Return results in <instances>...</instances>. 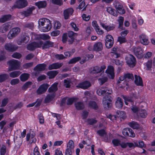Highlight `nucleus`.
<instances>
[{
  "mask_svg": "<svg viewBox=\"0 0 155 155\" xmlns=\"http://www.w3.org/2000/svg\"><path fill=\"white\" fill-rule=\"evenodd\" d=\"M112 93L111 89L106 87L104 88L99 89L97 91V94L99 96L104 95L103 100V103L105 108L107 109L109 108L111 106V101L110 96L107 94H110Z\"/></svg>",
  "mask_w": 155,
  "mask_h": 155,
  "instance_id": "f257e3e1",
  "label": "nucleus"
},
{
  "mask_svg": "<svg viewBox=\"0 0 155 155\" xmlns=\"http://www.w3.org/2000/svg\"><path fill=\"white\" fill-rule=\"evenodd\" d=\"M38 23L39 28L42 32H47L51 28V21L47 18H42L39 19L38 21Z\"/></svg>",
  "mask_w": 155,
  "mask_h": 155,
  "instance_id": "f03ea898",
  "label": "nucleus"
},
{
  "mask_svg": "<svg viewBox=\"0 0 155 155\" xmlns=\"http://www.w3.org/2000/svg\"><path fill=\"white\" fill-rule=\"evenodd\" d=\"M8 63L9 66L8 70L9 71L18 69L19 68V62L17 60L13 59L9 61Z\"/></svg>",
  "mask_w": 155,
  "mask_h": 155,
  "instance_id": "7ed1b4c3",
  "label": "nucleus"
},
{
  "mask_svg": "<svg viewBox=\"0 0 155 155\" xmlns=\"http://www.w3.org/2000/svg\"><path fill=\"white\" fill-rule=\"evenodd\" d=\"M126 62L130 67H134L136 63V60L134 56L131 54H129L125 58Z\"/></svg>",
  "mask_w": 155,
  "mask_h": 155,
  "instance_id": "20e7f679",
  "label": "nucleus"
},
{
  "mask_svg": "<svg viewBox=\"0 0 155 155\" xmlns=\"http://www.w3.org/2000/svg\"><path fill=\"white\" fill-rule=\"evenodd\" d=\"M27 5V2L25 0H17L14 5L12 7V9L16 8H21L26 7Z\"/></svg>",
  "mask_w": 155,
  "mask_h": 155,
  "instance_id": "39448f33",
  "label": "nucleus"
},
{
  "mask_svg": "<svg viewBox=\"0 0 155 155\" xmlns=\"http://www.w3.org/2000/svg\"><path fill=\"white\" fill-rule=\"evenodd\" d=\"M35 8V7L32 6L28 9L20 13L18 15L19 17L22 19L25 17L30 16L32 14V12Z\"/></svg>",
  "mask_w": 155,
  "mask_h": 155,
  "instance_id": "423d86ee",
  "label": "nucleus"
},
{
  "mask_svg": "<svg viewBox=\"0 0 155 155\" xmlns=\"http://www.w3.org/2000/svg\"><path fill=\"white\" fill-rule=\"evenodd\" d=\"M29 39V35L26 33H24L22 35L21 39L17 41V43L19 45H24L28 42Z\"/></svg>",
  "mask_w": 155,
  "mask_h": 155,
  "instance_id": "0eeeda50",
  "label": "nucleus"
},
{
  "mask_svg": "<svg viewBox=\"0 0 155 155\" xmlns=\"http://www.w3.org/2000/svg\"><path fill=\"white\" fill-rule=\"evenodd\" d=\"M43 44V41H40L37 42H34L29 44L27 47V49L29 50H33L36 48L41 47Z\"/></svg>",
  "mask_w": 155,
  "mask_h": 155,
  "instance_id": "6e6552de",
  "label": "nucleus"
},
{
  "mask_svg": "<svg viewBox=\"0 0 155 155\" xmlns=\"http://www.w3.org/2000/svg\"><path fill=\"white\" fill-rule=\"evenodd\" d=\"M20 32L19 28L16 27L11 29L9 31L8 35L9 39H12L16 36Z\"/></svg>",
  "mask_w": 155,
  "mask_h": 155,
  "instance_id": "1a4fd4ad",
  "label": "nucleus"
},
{
  "mask_svg": "<svg viewBox=\"0 0 155 155\" xmlns=\"http://www.w3.org/2000/svg\"><path fill=\"white\" fill-rule=\"evenodd\" d=\"M106 67L105 65H102L100 67L98 66L91 68L90 69V72L91 74L99 73L104 72Z\"/></svg>",
  "mask_w": 155,
  "mask_h": 155,
  "instance_id": "9d476101",
  "label": "nucleus"
},
{
  "mask_svg": "<svg viewBox=\"0 0 155 155\" xmlns=\"http://www.w3.org/2000/svg\"><path fill=\"white\" fill-rule=\"evenodd\" d=\"M114 7L117 10L118 12L120 14H124L125 12L122 5L121 3L117 1H115L113 3Z\"/></svg>",
  "mask_w": 155,
  "mask_h": 155,
  "instance_id": "9b49d317",
  "label": "nucleus"
},
{
  "mask_svg": "<svg viewBox=\"0 0 155 155\" xmlns=\"http://www.w3.org/2000/svg\"><path fill=\"white\" fill-rule=\"evenodd\" d=\"M114 44L113 37L110 35H108L106 37L105 39V45L107 48H111Z\"/></svg>",
  "mask_w": 155,
  "mask_h": 155,
  "instance_id": "f8f14e48",
  "label": "nucleus"
},
{
  "mask_svg": "<svg viewBox=\"0 0 155 155\" xmlns=\"http://www.w3.org/2000/svg\"><path fill=\"white\" fill-rule=\"evenodd\" d=\"M133 52L135 55L139 58H141L143 57V51L142 49L139 47H137L133 49Z\"/></svg>",
  "mask_w": 155,
  "mask_h": 155,
  "instance_id": "ddd939ff",
  "label": "nucleus"
},
{
  "mask_svg": "<svg viewBox=\"0 0 155 155\" xmlns=\"http://www.w3.org/2000/svg\"><path fill=\"white\" fill-rule=\"evenodd\" d=\"M122 133L125 136H127L134 137L135 136V134L133 130L129 128L124 129L123 130Z\"/></svg>",
  "mask_w": 155,
  "mask_h": 155,
  "instance_id": "4468645a",
  "label": "nucleus"
},
{
  "mask_svg": "<svg viewBox=\"0 0 155 155\" xmlns=\"http://www.w3.org/2000/svg\"><path fill=\"white\" fill-rule=\"evenodd\" d=\"M49 85L47 84H44L40 85L37 91L38 94L44 93L47 90Z\"/></svg>",
  "mask_w": 155,
  "mask_h": 155,
  "instance_id": "2eb2a0df",
  "label": "nucleus"
},
{
  "mask_svg": "<svg viewBox=\"0 0 155 155\" xmlns=\"http://www.w3.org/2000/svg\"><path fill=\"white\" fill-rule=\"evenodd\" d=\"M5 48L7 51L13 52L17 50L18 47L12 43H8L5 45Z\"/></svg>",
  "mask_w": 155,
  "mask_h": 155,
  "instance_id": "dca6fc26",
  "label": "nucleus"
},
{
  "mask_svg": "<svg viewBox=\"0 0 155 155\" xmlns=\"http://www.w3.org/2000/svg\"><path fill=\"white\" fill-rule=\"evenodd\" d=\"M12 27L10 23H7L3 24L0 27V31L2 33H4L8 31Z\"/></svg>",
  "mask_w": 155,
  "mask_h": 155,
  "instance_id": "f3484780",
  "label": "nucleus"
},
{
  "mask_svg": "<svg viewBox=\"0 0 155 155\" xmlns=\"http://www.w3.org/2000/svg\"><path fill=\"white\" fill-rule=\"evenodd\" d=\"M140 41L141 44L144 45H147L149 43V40L147 36L145 34H142L139 36Z\"/></svg>",
  "mask_w": 155,
  "mask_h": 155,
  "instance_id": "a211bd4d",
  "label": "nucleus"
},
{
  "mask_svg": "<svg viewBox=\"0 0 155 155\" xmlns=\"http://www.w3.org/2000/svg\"><path fill=\"white\" fill-rule=\"evenodd\" d=\"M106 72L107 74V75L109 78L113 79L114 78V68L112 66H110L108 67V68L106 71Z\"/></svg>",
  "mask_w": 155,
  "mask_h": 155,
  "instance_id": "6ab92c4d",
  "label": "nucleus"
},
{
  "mask_svg": "<svg viewBox=\"0 0 155 155\" xmlns=\"http://www.w3.org/2000/svg\"><path fill=\"white\" fill-rule=\"evenodd\" d=\"M74 12V10L71 8H68L65 10L64 12V18L65 19H68L69 17L72 15Z\"/></svg>",
  "mask_w": 155,
  "mask_h": 155,
  "instance_id": "aec40b11",
  "label": "nucleus"
},
{
  "mask_svg": "<svg viewBox=\"0 0 155 155\" xmlns=\"http://www.w3.org/2000/svg\"><path fill=\"white\" fill-rule=\"evenodd\" d=\"M103 48L102 43L98 42L95 43L93 47V50L94 51H101Z\"/></svg>",
  "mask_w": 155,
  "mask_h": 155,
  "instance_id": "412c9836",
  "label": "nucleus"
},
{
  "mask_svg": "<svg viewBox=\"0 0 155 155\" xmlns=\"http://www.w3.org/2000/svg\"><path fill=\"white\" fill-rule=\"evenodd\" d=\"M63 64V63H56L49 65L48 69L49 70L56 69L60 68Z\"/></svg>",
  "mask_w": 155,
  "mask_h": 155,
  "instance_id": "4be33fe9",
  "label": "nucleus"
},
{
  "mask_svg": "<svg viewBox=\"0 0 155 155\" xmlns=\"http://www.w3.org/2000/svg\"><path fill=\"white\" fill-rule=\"evenodd\" d=\"M91 85V84L90 82L85 81L80 83L77 87L84 89H87Z\"/></svg>",
  "mask_w": 155,
  "mask_h": 155,
  "instance_id": "5701e85b",
  "label": "nucleus"
},
{
  "mask_svg": "<svg viewBox=\"0 0 155 155\" xmlns=\"http://www.w3.org/2000/svg\"><path fill=\"white\" fill-rule=\"evenodd\" d=\"M135 83L137 86H143V81L142 78L139 75H134Z\"/></svg>",
  "mask_w": 155,
  "mask_h": 155,
  "instance_id": "b1692460",
  "label": "nucleus"
},
{
  "mask_svg": "<svg viewBox=\"0 0 155 155\" xmlns=\"http://www.w3.org/2000/svg\"><path fill=\"white\" fill-rule=\"evenodd\" d=\"M54 46V43L50 41H47L44 43L43 41V44L41 47L43 49L48 48L50 47H52Z\"/></svg>",
  "mask_w": 155,
  "mask_h": 155,
  "instance_id": "393cba45",
  "label": "nucleus"
},
{
  "mask_svg": "<svg viewBox=\"0 0 155 155\" xmlns=\"http://www.w3.org/2000/svg\"><path fill=\"white\" fill-rule=\"evenodd\" d=\"M46 67V65L45 64H39L34 68V69L37 71H43L45 70Z\"/></svg>",
  "mask_w": 155,
  "mask_h": 155,
  "instance_id": "a878e982",
  "label": "nucleus"
},
{
  "mask_svg": "<svg viewBox=\"0 0 155 155\" xmlns=\"http://www.w3.org/2000/svg\"><path fill=\"white\" fill-rule=\"evenodd\" d=\"M58 83H54L53 84L51 87H50L48 89V91L50 93H54V94L55 92L58 90Z\"/></svg>",
  "mask_w": 155,
  "mask_h": 155,
  "instance_id": "bb28decb",
  "label": "nucleus"
},
{
  "mask_svg": "<svg viewBox=\"0 0 155 155\" xmlns=\"http://www.w3.org/2000/svg\"><path fill=\"white\" fill-rule=\"evenodd\" d=\"M35 5L39 8H45L47 5V4L45 1H40L35 3Z\"/></svg>",
  "mask_w": 155,
  "mask_h": 155,
  "instance_id": "cd10ccee",
  "label": "nucleus"
},
{
  "mask_svg": "<svg viewBox=\"0 0 155 155\" xmlns=\"http://www.w3.org/2000/svg\"><path fill=\"white\" fill-rule=\"evenodd\" d=\"M119 23L118 28L121 30H124L125 28L123 27V23L124 21V17L120 16L119 17L117 20Z\"/></svg>",
  "mask_w": 155,
  "mask_h": 155,
  "instance_id": "c85d7f7f",
  "label": "nucleus"
},
{
  "mask_svg": "<svg viewBox=\"0 0 155 155\" xmlns=\"http://www.w3.org/2000/svg\"><path fill=\"white\" fill-rule=\"evenodd\" d=\"M74 105L77 110H80L83 109L84 107V105L82 102L78 101L75 103Z\"/></svg>",
  "mask_w": 155,
  "mask_h": 155,
  "instance_id": "c756f323",
  "label": "nucleus"
},
{
  "mask_svg": "<svg viewBox=\"0 0 155 155\" xmlns=\"http://www.w3.org/2000/svg\"><path fill=\"white\" fill-rule=\"evenodd\" d=\"M12 15H5L0 18V22L4 23L10 20L11 18Z\"/></svg>",
  "mask_w": 155,
  "mask_h": 155,
  "instance_id": "7c9ffc66",
  "label": "nucleus"
},
{
  "mask_svg": "<svg viewBox=\"0 0 155 155\" xmlns=\"http://www.w3.org/2000/svg\"><path fill=\"white\" fill-rule=\"evenodd\" d=\"M74 33L72 31H69L68 33V36L69 39H68V42L69 44H72L74 41Z\"/></svg>",
  "mask_w": 155,
  "mask_h": 155,
  "instance_id": "2f4dec72",
  "label": "nucleus"
},
{
  "mask_svg": "<svg viewBox=\"0 0 155 155\" xmlns=\"http://www.w3.org/2000/svg\"><path fill=\"white\" fill-rule=\"evenodd\" d=\"M123 101L119 97H117L115 102L116 107L118 108H121L123 107Z\"/></svg>",
  "mask_w": 155,
  "mask_h": 155,
  "instance_id": "473e14b6",
  "label": "nucleus"
},
{
  "mask_svg": "<svg viewBox=\"0 0 155 155\" xmlns=\"http://www.w3.org/2000/svg\"><path fill=\"white\" fill-rule=\"evenodd\" d=\"M55 96V94H49L45 97L44 100V103H47L51 101Z\"/></svg>",
  "mask_w": 155,
  "mask_h": 155,
  "instance_id": "72a5a7b5",
  "label": "nucleus"
},
{
  "mask_svg": "<svg viewBox=\"0 0 155 155\" xmlns=\"http://www.w3.org/2000/svg\"><path fill=\"white\" fill-rule=\"evenodd\" d=\"M106 11L110 14L113 16H117L116 11L114 8L110 7H107Z\"/></svg>",
  "mask_w": 155,
  "mask_h": 155,
  "instance_id": "f704fd0d",
  "label": "nucleus"
},
{
  "mask_svg": "<svg viewBox=\"0 0 155 155\" xmlns=\"http://www.w3.org/2000/svg\"><path fill=\"white\" fill-rule=\"evenodd\" d=\"M128 124L134 129H137L140 128V125L137 122L134 121L129 123Z\"/></svg>",
  "mask_w": 155,
  "mask_h": 155,
  "instance_id": "c9c22d12",
  "label": "nucleus"
},
{
  "mask_svg": "<svg viewBox=\"0 0 155 155\" xmlns=\"http://www.w3.org/2000/svg\"><path fill=\"white\" fill-rule=\"evenodd\" d=\"M145 68L147 70H150L152 67V61L151 60H148L147 62L144 63Z\"/></svg>",
  "mask_w": 155,
  "mask_h": 155,
  "instance_id": "e433bc0d",
  "label": "nucleus"
},
{
  "mask_svg": "<svg viewBox=\"0 0 155 155\" xmlns=\"http://www.w3.org/2000/svg\"><path fill=\"white\" fill-rule=\"evenodd\" d=\"M35 135V133L33 131H30L27 134L26 136V140L27 141H28L30 139H32L34 138Z\"/></svg>",
  "mask_w": 155,
  "mask_h": 155,
  "instance_id": "4c0bfd02",
  "label": "nucleus"
},
{
  "mask_svg": "<svg viewBox=\"0 0 155 155\" xmlns=\"http://www.w3.org/2000/svg\"><path fill=\"white\" fill-rule=\"evenodd\" d=\"M58 73V72L57 71H53L48 72L47 73L48 75L49 76V78H54Z\"/></svg>",
  "mask_w": 155,
  "mask_h": 155,
  "instance_id": "58836bf2",
  "label": "nucleus"
},
{
  "mask_svg": "<svg viewBox=\"0 0 155 155\" xmlns=\"http://www.w3.org/2000/svg\"><path fill=\"white\" fill-rule=\"evenodd\" d=\"M39 39L44 40H48L50 39V37L48 34H43L39 35Z\"/></svg>",
  "mask_w": 155,
  "mask_h": 155,
  "instance_id": "ea45409f",
  "label": "nucleus"
},
{
  "mask_svg": "<svg viewBox=\"0 0 155 155\" xmlns=\"http://www.w3.org/2000/svg\"><path fill=\"white\" fill-rule=\"evenodd\" d=\"M126 81L133 80L134 79L133 75L132 74L127 73L124 74Z\"/></svg>",
  "mask_w": 155,
  "mask_h": 155,
  "instance_id": "a19ab883",
  "label": "nucleus"
},
{
  "mask_svg": "<svg viewBox=\"0 0 155 155\" xmlns=\"http://www.w3.org/2000/svg\"><path fill=\"white\" fill-rule=\"evenodd\" d=\"M86 7V6H85V1L84 0H81L79 3V5L78 8L79 9H81L83 8V10H84Z\"/></svg>",
  "mask_w": 155,
  "mask_h": 155,
  "instance_id": "79ce46f5",
  "label": "nucleus"
},
{
  "mask_svg": "<svg viewBox=\"0 0 155 155\" xmlns=\"http://www.w3.org/2000/svg\"><path fill=\"white\" fill-rule=\"evenodd\" d=\"M20 74L19 71H15L11 72L9 74V76L12 78H15L19 76Z\"/></svg>",
  "mask_w": 155,
  "mask_h": 155,
  "instance_id": "37998d69",
  "label": "nucleus"
},
{
  "mask_svg": "<svg viewBox=\"0 0 155 155\" xmlns=\"http://www.w3.org/2000/svg\"><path fill=\"white\" fill-rule=\"evenodd\" d=\"M29 74L27 73H24L20 76V79L21 81H24L27 80L29 76Z\"/></svg>",
  "mask_w": 155,
  "mask_h": 155,
  "instance_id": "c03bdc74",
  "label": "nucleus"
},
{
  "mask_svg": "<svg viewBox=\"0 0 155 155\" xmlns=\"http://www.w3.org/2000/svg\"><path fill=\"white\" fill-rule=\"evenodd\" d=\"M74 143L72 140H70L67 146V149L71 150H74Z\"/></svg>",
  "mask_w": 155,
  "mask_h": 155,
  "instance_id": "a18cd8bd",
  "label": "nucleus"
},
{
  "mask_svg": "<svg viewBox=\"0 0 155 155\" xmlns=\"http://www.w3.org/2000/svg\"><path fill=\"white\" fill-rule=\"evenodd\" d=\"M71 80L69 78L64 79V85L67 88L71 86Z\"/></svg>",
  "mask_w": 155,
  "mask_h": 155,
  "instance_id": "49530a36",
  "label": "nucleus"
},
{
  "mask_svg": "<svg viewBox=\"0 0 155 155\" xmlns=\"http://www.w3.org/2000/svg\"><path fill=\"white\" fill-rule=\"evenodd\" d=\"M89 107L94 109H96L98 107L96 103L93 101H90L88 104Z\"/></svg>",
  "mask_w": 155,
  "mask_h": 155,
  "instance_id": "de8ad7c7",
  "label": "nucleus"
},
{
  "mask_svg": "<svg viewBox=\"0 0 155 155\" xmlns=\"http://www.w3.org/2000/svg\"><path fill=\"white\" fill-rule=\"evenodd\" d=\"M147 114L146 111L145 110L141 109V110H140L139 111V115L142 117H146Z\"/></svg>",
  "mask_w": 155,
  "mask_h": 155,
  "instance_id": "09e8293b",
  "label": "nucleus"
},
{
  "mask_svg": "<svg viewBox=\"0 0 155 155\" xmlns=\"http://www.w3.org/2000/svg\"><path fill=\"white\" fill-rule=\"evenodd\" d=\"M77 99V98L72 97L68 98L67 100V104L68 105H71L74 101Z\"/></svg>",
  "mask_w": 155,
  "mask_h": 155,
  "instance_id": "8fccbe9b",
  "label": "nucleus"
},
{
  "mask_svg": "<svg viewBox=\"0 0 155 155\" xmlns=\"http://www.w3.org/2000/svg\"><path fill=\"white\" fill-rule=\"evenodd\" d=\"M75 50L73 49L71 51H68L64 52V54L66 57H70L75 52Z\"/></svg>",
  "mask_w": 155,
  "mask_h": 155,
  "instance_id": "3c124183",
  "label": "nucleus"
},
{
  "mask_svg": "<svg viewBox=\"0 0 155 155\" xmlns=\"http://www.w3.org/2000/svg\"><path fill=\"white\" fill-rule=\"evenodd\" d=\"M81 58L80 57H75L71 59L68 62L69 64H74L79 61Z\"/></svg>",
  "mask_w": 155,
  "mask_h": 155,
  "instance_id": "603ef678",
  "label": "nucleus"
},
{
  "mask_svg": "<svg viewBox=\"0 0 155 155\" xmlns=\"http://www.w3.org/2000/svg\"><path fill=\"white\" fill-rule=\"evenodd\" d=\"M8 78V75L6 74H2L0 75V82H2L6 80Z\"/></svg>",
  "mask_w": 155,
  "mask_h": 155,
  "instance_id": "864d4df0",
  "label": "nucleus"
},
{
  "mask_svg": "<svg viewBox=\"0 0 155 155\" xmlns=\"http://www.w3.org/2000/svg\"><path fill=\"white\" fill-rule=\"evenodd\" d=\"M117 49L116 48H114L112 49V51H113V52H112V56L114 58H117L120 57V54L117 53L116 52Z\"/></svg>",
  "mask_w": 155,
  "mask_h": 155,
  "instance_id": "5fc2aeb1",
  "label": "nucleus"
},
{
  "mask_svg": "<svg viewBox=\"0 0 155 155\" xmlns=\"http://www.w3.org/2000/svg\"><path fill=\"white\" fill-rule=\"evenodd\" d=\"M98 80L100 84L101 85H102L107 81V78L104 77L98 79Z\"/></svg>",
  "mask_w": 155,
  "mask_h": 155,
  "instance_id": "6e6d98bb",
  "label": "nucleus"
},
{
  "mask_svg": "<svg viewBox=\"0 0 155 155\" xmlns=\"http://www.w3.org/2000/svg\"><path fill=\"white\" fill-rule=\"evenodd\" d=\"M115 28V25L112 24L108 25H107L105 27V29L107 31H109L114 30Z\"/></svg>",
  "mask_w": 155,
  "mask_h": 155,
  "instance_id": "4d7b16f0",
  "label": "nucleus"
},
{
  "mask_svg": "<svg viewBox=\"0 0 155 155\" xmlns=\"http://www.w3.org/2000/svg\"><path fill=\"white\" fill-rule=\"evenodd\" d=\"M68 39H69L66 33H64L63 34L62 37V41L63 43H66L67 41L68 42Z\"/></svg>",
  "mask_w": 155,
  "mask_h": 155,
  "instance_id": "13d9d810",
  "label": "nucleus"
},
{
  "mask_svg": "<svg viewBox=\"0 0 155 155\" xmlns=\"http://www.w3.org/2000/svg\"><path fill=\"white\" fill-rule=\"evenodd\" d=\"M117 41L120 44L124 43L127 41V40L125 37L120 36L118 37Z\"/></svg>",
  "mask_w": 155,
  "mask_h": 155,
  "instance_id": "bf43d9fd",
  "label": "nucleus"
},
{
  "mask_svg": "<svg viewBox=\"0 0 155 155\" xmlns=\"http://www.w3.org/2000/svg\"><path fill=\"white\" fill-rule=\"evenodd\" d=\"M32 83L31 82L28 81L26 82L22 86V88L24 90H25L29 87L31 85Z\"/></svg>",
  "mask_w": 155,
  "mask_h": 155,
  "instance_id": "052dcab7",
  "label": "nucleus"
},
{
  "mask_svg": "<svg viewBox=\"0 0 155 155\" xmlns=\"http://www.w3.org/2000/svg\"><path fill=\"white\" fill-rule=\"evenodd\" d=\"M6 147L4 145L2 146L0 149L1 155H4L6 152Z\"/></svg>",
  "mask_w": 155,
  "mask_h": 155,
  "instance_id": "680f3d73",
  "label": "nucleus"
},
{
  "mask_svg": "<svg viewBox=\"0 0 155 155\" xmlns=\"http://www.w3.org/2000/svg\"><path fill=\"white\" fill-rule=\"evenodd\" d=\"M97 133L101 137L104 136L106 134V133L103 129H101L98 130Z\"/></svg>",
  "mask_w": 155,
  "mask_h": 155,
  "instance_id": "e2e57ef3",
  "label": "nucleus"
},
{
  "mask_svg": "<svg viewBox=\"0 0 155 155\" xmlns=\"http://www.w3.org/2000/svg\"><path fill=\"white\" fill-rule=\"evenodd\" d=\"M24 27L25 28H27L31 30L33 29L34 27V24L33 23H27L25 24L24 25Z\"/></svg>",
  "mask_w": 155,
  "mask_h": 155,
  "instance_id": "0e129e2a",
  "label": "nucleus"
},
{
  "mask_svg": "<svg viewBox=\"0 0 155 155\" xmlns=\"http://www.w3.org/2000/svg\"><path fill=\"white\" fill-rule=\"evenodd\" d=\"M31 37L32 39L34 40H38L39 39V35H38L32 32L31 33Z\"/></svg>",
  "mask_w": 155,
  "mask_h": 155,
  "instance_id": "69168bd1",
  "label": "nucleus"
},
{
  "mask_svg": "<svg viewBox=\"0 0 155 155\" xmlns=\"http://www.w3.org/2000/svg\"><path fill=\"white\" fill-rule=\"evenodd\" d=\"M97 121L95 119H88L87 120L88 123L90 125H93L96 123Z\"/></svg>",
  "mask_w": 155,
  "mask_h": 155,
  "instance_id": "338daca9",
  "label": "nucleus"
},
{
  "mask_svg": "<svg viewBox=\"0 0 155 155\" xmlns=\"http://www.w3.org/2000/svg\"><path fill=\"white\" fill-rule=\"evenodd\" d=\"M95 30L97 33L99 35H101L104 33L103 31L100 28L99 26L96 28Z\"/></svg>",
  "mask_w": 155,
  "mask_h": 155,
  "instance_id": "774afa93",
  "label": "nucleus"
}]
</instances>
